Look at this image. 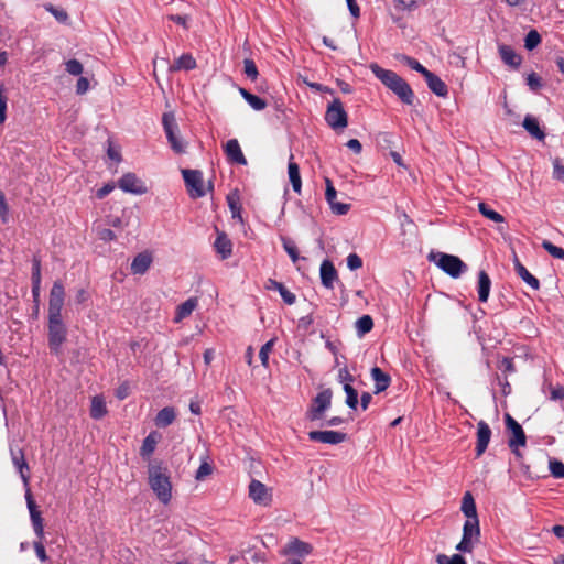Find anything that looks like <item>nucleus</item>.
Returning <instances> with one entry per match:
<instances>
[{
  "mask_svg": "<svg viewBox=\"0 0 564 564\" xmlns=\"http://www.w3.org/2000/svg\"><path fill=\"white\" fill-rule=\"evenodd\" d=\"M148 482L158 500L169 505L172 499V482L167 467L161 460H150L148 465Z\"/></svg>",
  "mask_w": 564,
  "mask_h": 564,
  "instance_id": "f257e3e1",
  "label": "nucleus"
},
{
  "mask_svg": "<svg viewBox=\"0 0 564 564\" xmlns=\"http://www.w3.org/2000/svg\"><path fill=\"white\" fill-rule=\"evenodd\" d=\"M376 76L391 89L405 105H413L414 93L410 85L398 73H375Z\"/></svg>",
  "mask_w": 564,
  "mask_h": 564,
  "instance_id": "f03ea898",
  "label": "nucleus"
},
{
  "mask_svg": "<svg viewBox=\"0 0 564 564\" xmlns=\"http://www.w3.org/2000/svg\"><path fill=\"white\" fill-rule=\"evenodd\" d=\"M432 259L442 271L453 279L459 278L467 271L466 263H464L457 256L438 252L436 254H432Z\"/></svg>",
  "mask_w": 564,
  "mask_h": 564,
  "instance_id": "7ed1b4c3",
  "label": "nucleus"
},
{
  "mask_svg": "<svg viewBox=\"0 0 564 564\" xmlns=\"http://www.w3.org/2000/svg\"><path fill=\"white\" fill-rule=\"evenodd\" d=\"M480 527L479 520H466L463 527V536L456 545V550L463 553H470L474 545L479 542Z\"/></svg>",
  "mask_w": 564,
  "mask_h": 564,
  "instance_id": "20e7f679",
  "label": "nucleus"
},
{
  "mask_svg": "<svg viewBox=\"0 0 564 564\" xmlns=\"http://www.w3.org/2000/svg\"><path fill=\"white\" fill-rule=\"evenodd\" d=\"M47 328L48 347L53 354L58 355L67 336V329L63 323V318H48Z\"/></svg>",
  "mask_w": 564,
  "mask_h": 564,
  "instance_id": "39448f33",
  "label": "nucleus"
},
{
  "mask_svg": "<svg viewBox=\"0 0 564 564\" xmlns=\"http://www.w3.org/2000/svg\"><path fill=\"white\" fill-rule=\"evenodd\" d=\"M333 393L330 389H325L316 394L312 400L311 406L306 412V419L310 421L321 420L324 413L330 408Z\"/></svg>",
  "mask_w": 564,
  "mask_h": 564,
  "instance_id": "423d86ee",
  "label": "nucleus"
},
{
  "mask_svg": "<svg viewBox=\"0 0 564 564\" xmlns=\"http://www.w3.org/2000/svg\"><path fill=\"white\" fill-rule=\"evenodd\" d=\"M325 121L334 130H343L347 127L348 116L339 99H334L333 102L328 105Z\"/></svg>",
  "mask_w": 564,
  "mask_h": 564,
  "instance_id": "0eeeda50",
  "label": "nucleus"
},
{
  "mask_svg": "<svg viewBox=\"0 0 564 564\" xmlns=\"http://www.w3.org/2000/svg\"><path fill=\"white\" fill-rule=\"evenodd\" d=\"M182 175L188 192V195L192 198H200L206 195V191L204 187V178L203 173L198 170H182Z\"/></svg>",
  "mask_w": 564,
  "mask_h": 564,
  "instance_id": "6e6552de",
  "label": "nucleus"
},
{
  "mask_svg": "<svg viewBox=\"0 0 564 564\" xmlns=\"http://www.w3.org/2000/svg\"><path fill=\"white\" fill-rule=\"evenodd\" d=\"M162 124L167 138V141L175 153L185 152V143L177 135V123L173 113H164L162 118Z\"/></svg>",
  "mask_w": 564,
  "mask_h": 564,
  "instance_id": "1a4fd4ad",
  "label": "nucleus"
},
{
  "mask_svg": "<svg viewBox=\"0 0 564 564\" xmlns=\"http://www.w3.org/2000/svg\"><path fill=\"white\" fill-rule=\"evenodd\" d=\"M65 290L61 281H55L50 292L48 318H62Z\"/></svg>",
  "mask_w": 564,
  "mask_h": 564,
  "instance_id": "9d476101",
  "label": "nucleus"
},
{
  "mask_svg": "<svg viewBox=\"0 0 564 564\" xmlns=\"http://www.w3.org/2000/svg\"><path fill=\"white\" fill-rule=\"evenodd\" d=\"M505 422L507 429L512 433V437L508 442L509 447L518 455V447L525 446L527 443L524 431L522 426L508 413L505 415Z\"/></svg>",
  "mask_w": 564,
  "mask_h": 564,
  "instance_id": "9b49d317",
  "label": "nucleus"
},
{
  "mask_svg": "<svg viewBox=\"0 0 564 564\" xmlns=\"http://www.w3.org/2000/svg\"><path fill=\"white\" fill-rule=\"evenodd\" d=\"M118 187L126 193L142 195L147 193V186L134 173H126L118 180Z\"/></svg>",
  "mask_w": 564,
  "mask_h": 564,
  "instance_id": "f8f14e48",
  "label": "nucleus"
},
{
  "mask_svg": "<svg viewBox=\"0 0 564 564\" xmlns=\"http://www.w3.org/2000/svg\"><path fill=\"white\" fill-rule=\"evenodd\" d=\"M25 500L30 512V518L34 533L36 534L37 539L42 540L44 538L43 519L41 517V512L37 510V506L33 500L32 494L29 488L25 491Z\"/></svg>",
  "mask_w": 564,
  "mask_h": 564,
  "instance_id": "ddd939ff",
  "label": "nucleus"
},
{
  "mask_svg": "<svg viewBox=\"0 0 564 564\" xmlns=\"http://www.w3.org/2000/svg\"><path fill=\"white\" fill-rule=\"evenodd\" d=\"M10 456H11L12 464L19 471L20 477H21L24 486L28 489L29 488V479H30V475H29L30 468L25 460L23 451L19 447L11 446L10 447Z\"/></svg>",
  "mask_w": 564,
  "mask_h": 564,
  "instance_id": "4468645a",
  "label": "nucleus"
},
{
  "mask_svg": "<svg viewBox=\"0 0 564 564\" xmlns=\"http://www.w3.org/2000/svg\"><path fill=\"white\" fill-rule=\"evenodd\" d=\"M311 441L324 444L336 445L343 443L347 438V434L338 431H311L308 433Z\"/></svg>",
  "mask_w": 564,
  "mask_h": 564,
  "instance_id": "2eb2a0df",
  "label": "nucleus"
},
{
  "mask_svg": "<svg viewBox=\"0 0 564 564\" xmlns=\"http://www.w3.org/2000/svg\"><path fill=\"white\" fill-rule=\"evenodd\" d=\"M319 276L322 285L327 290H334L335 283L339 282L337 270L328 259L321 263Z\"/></svg>",
  "mask_w": 564,
  "mask_h": 564,
  "instance_id": "dca6fc26",
  "label": "nucleus"
},
{
  "mask_svg": "<svg viewBox=\"0 0 564 564\" xmlns=\"http://www.w3.org/2000/svg\"><path fill=\"white\" fill-rule=\"evenodd\" d=\"M491 438V430L485 421L477 423L476 456L480 457L487 449Z\"/></svg>",
  "mask_w": 564,
  "mask_h": 564,
  "instance_id": "f3484780",
  "label": "nucleus"
},
{
  "mask_svg": "<svg viewBox=\"0 0 564 564\" xmlns=\"http://www.w3.org/2000/svg\"><path fill=\"white\" fill-rule=\"evenodd\" d=\"M312 552L311 544L301 541L297 538H293L289 541V543L281 550V555H297L299 557H304Z\"/></svg>",
  "mask_w": 564,
  "mask_h": 564,
  "instance_id": "a211bd4d",
  "label": "nucleus"
},
{
  "mask_svg": "<svg viewBox=\"0 0 564 564\" xmlns=\"http://www.w3.org/2000/svg\"><path fill=\"white\" fill-rule=\"evenodd\" d=\"M249 497L259 505L267 506L271 501L268 488L259 480L252 479L249 485Z\"/></svg>",
  "mask_w": 564,
  "mask_h": 564,
  "instance_id": "6ab92c4d",
  "label": "nucleus"
},
{
  "mask_svg": "<svg viewBox=\"0 0 564 564\" xmlns=\"http://www.w3.org/2000/svg\"><path fill=\"white\" fill-rule=\"evenodd\" d=\"M225 153L227 155L228 161L236 164L246 165L247 160L242 153L240 144L237 139H230L225 144Z\"/></svg>",
  "mask_w": 564,
  "mask_h": 564,
  "instance_id": "aec40b11",
  "label": "nucleus"
},
{
  "mask_svg": "<svg viewBox=\"0 0 564 564\" xmlns=\"http://www.w3.org/2000/svg\"><path fill=\"white\" fill-rule=\"evenodd\" d=\"M425 77L427 87L438 97H446L448 94L447 85L436 73H422Z\"/></svg>",
  "mask_w": 564,
  "mask_h": 564,
  "instance_id": "412c9836",
  "label": "nucleus"
},
{
  "mask_svg": "<svg viewBox=\"0 0 564 564\" xmlns=\"http://www.w3.org/2000/svg\"><path fill=\"white\" fill-rule=\"evenodd\" d=\"M152 263V256L149 252L138 253L131 262V272L133 274H144Z\"/></svg>",
  "mask_w": 564,
  "mask_h": 564,
  "instance_id": "4be33fe9",
  "label": "nucleus"
},
{
  "mask_svg": "<svg viewBox=\"0 0 564 564\" xmlns=\"http://www.w3.org/2000/svg\"><path fill=\"white\" fill-rule=\"evenodd\" d=\"M522 126L532 138L540 141L545 139L544 130L540 127L539 120L532 115H527L524 117Z\"/></svg>",
  "mask_w": 564,
  "mask_h": 564,
  "instance_id": "5701e85b",
  "label": "nucleus"
},
{
  "mask_svg": "<svg viewBox=\"0 0 564 564\" xmlns=\"http://www.w3.org/2000/svg\"><path fill=\"white\" fill-rule=\"evenodd\" d=\"M491 289V280L486 271L481 270L478 273V300L481 303H486L488 301Z\"/></svg>",
  "mask_w": 564,
  "mask_h": 564,
  "instance_id": "b1692460",
  "label": "nucleus"
},
{
  "mask_svg": "<svg viewBox=\"0 0 564 564\" xmlns=\"http://www.w3.org/2000/svg\"><path fill=\"white\" fill-rule=\"evenodd\" d=\"M498 50L500 58L506 65L510 67H518L521 64V56L517 54L511 46L501 44Z\"/></svg>",
  "mask_w": 564,
  "mask_h": 564,
  "instance_id": "393cba45",
  "label": "nucleus"
},
{
  "mask_svg": "<svg viewBox=\"0 0 564 564\" xmlns=\"http://www.w3.org/2000/svg\"><path fill=\"white\" fill-rule=\"evenodd\" d=\"M265 288L268 290L278 291L280 293L281 297L283 299V301L288 305H292L295 303V300H296L295 294L292 293L291 291H289L281 282H278L273 279H269L267 281Z\"/></svg>",
  "mask_w": 564,
  "mask_h": 564,
  "instance_id": "a878e982",
  "label": "nucleus"
},
{
  "mask_svg": "<svg viewBox=\"0 0 564 564\" xmlns=\"http://www.w3.org/2000/svg\"><path fill=\"white\" fill-rule=\"evenodd\" d=\"M371 378L375 381V393H380L388 389L391 381L390 376L379 367H373L371 369Z\"/></svg>",
  "mask_w": 564,
  "mask_h": 564,
  "instance_id": "bb28decb",
  "label": "nucleus"
},
{
  "mask_svg": "<svg viewBox=\"0 0 564 564\" xmlns=\"http://www.w3.org/2000/svg\"><path fill=\"white\" fill-rule=\"evenodd\" d=\"M289 180L292 184V188L295 193L300 194L302 188V180L300 175V167L297 163L293 161V154L290 155L288 164Z\"/></svg>",
  "mask_w": 564,
  "mask_h": 564,
  "instance_id": "cd10ccee",
  "label": "nucleus"
},
{
  "mask_svg": "<svg viewBox=\"0 0 564 564\" xmlns=\"http://www.w3.org/2000/svg\"><path fill=\"white\" fill-rule=\"evenodd\" d=\"M214 247L217 253L220 254L221 259H227L232 253V243L230 239L227 237V235L224 232L218 234Z\"/></svg>",
  "mask_w": 564,
  "mask_h": 564,
  "instance_id": "c85d7f7f",
  "label": "nucleus"
},
{
  "mask_svg": "<svg viewBox=\"0 0 564 564\" xmlns=\"http://www.w3.org/2000/svg\"><path fill=\"white\" fill-rule=\"evenodd\" d=\"M176 417V412L172 406H165L160 410L154 419V423L158 427H167L171 425Z\"/></svg>",
  "mask_w": 564,
  "mask_h": 564,
  "instance_id": "c756f323",
  "label": "nucleus"
},
{
  "mask_svg": "<svg viewBox=\"0 0 564 564\" xmlns=\"http://www.w3.org/2000/svg\"><path fill=\"white\" fill-rule=\"evenodd\" d=\"M514 270L517 274L523 280V282H525L533 290H539V280L533 274H531L518 259L514 261Z\"/></svg>",
  "mask_w": 564,
  "mask_h": 564,
  "instance_id": "7c9ffc66",
  "label": "nucleus"
},
{
  "mask_svg": "<svg viewBox=\"0 0 564 564\" xmlns=\"http://www.w3.org/2000/svg\"><path fill=\"white\" fill-rule=\"evenodd\" d=\"M462 512L467 518L466 520H478L477 508L475 500L469 491L465 492L462 501Z\"/></svg>",
  "mask_w": 564,
  "mask_h": 564,
  "instance_id": "2f4dec72",
  "label": "nucleus"
},
{
  "mask_svg": "<svg viewBox=\"0 0 564 564\" xmlns=\"http://www.w3.org/2000/svg\"><path fill=\"white\" fill-rule=\"evenodd\" d=\"M158 444V434L156 432H151L142 443V446L140 448V455L143 459L151 460L150 457L155 451Z\"/></svg>",
  "mask_w": 564,
  "mask_h": 564,
  "instance_id": "473e14b6",
  "label": "nucleus"
},
{
  "mask_svg": "<svg viewBox=\"0 0 564 564\" xmlns=\"http://www.w3.org/2000/svg\"><path fill=\"white\" fill-rule=\"evenodd\" d=\"M198 301L196 297H189L181 305L177 306L175 322H180L186 317H188L193 311L197 307Z\"/></svg>",
  "mask_w": 564,
  "mask_h": 564,
  "instance_id": "72a5a7b5",
  "label": "nucleus"
},
{
  "mask_svg": "<svg viewBox=\"0 0 564 564\" xmlns=\"http://www.w3.org/2000/svg\"><path fill=\"white\" fill-rule=\"evenodd\" d=\"M395 63L394 67H406L411 70H427L424 66H422L416 59L405 56L403 54H397L393 56Z\"/></svg>",
  "mask_w": 564,
  "mask_h": 564,
  "instance_id": "f704fd0d",
  "label": "nucleus"
},
{
  "mask_svg": "<svg viewBox=\"0 0 564 564\" xmlns=\"http://www.w3.org/2000/svg\"><path fill=\"white\" fill-rule=\"evenodd\" d=\"M197 67L195 58L191 54L181 55L170 70H192Z\"/></svg>",
  "mask_w": 564,
  "mask_h": 564,
  "instance_id": "c9c22d12",
  "label": "nucleus"
},
{
  "mask_svg": "<svg viewBox=\"0 0 564 564\" xmlns=\"http://www.w3.org/2000/svg\"><path fill=\"white\" fill-rule=\"evenodd\" d=\"M106 414H107V406H106L105 400L99 395H95L91 399L90 416L95 420H100Z\"/></svg>",
  "mask_w": 564,
  "mask_h": 564,
  "instance_id": "e433bc0d",
  "label": "nucleus"
},
{
  "mask_svg": "<svg viewBox=\"0 0 564 564\" xmlns=\"http://www.w3.org/2000/svg\"><path fill=\"white\" fill-rule=\"evenodd\" d=\"M373 327V321L370 315H362L355 323L356 333L359 337L365 336Z\"/></svg>",
  "mask_w": 564,
  "mask_h": 564,
  "instance_id": "4c0bfd02",
  "label": "nucleus"
},
{
  "mask_svg": "<svg viewBox=\"0 0 564 564\" xmlns=\"http://www.w3.org/2000/svg\"><path fill=\"white\" fill-rule=\"evenodd\" d=\"M240 93L246 101L250 105V107H252L254 110L260 111L265 108L267 102L262 98L247 91L243 88L240 89Z\"/></svg>",
  "mask_w": 564,
  "mask_h": 564,
  "instance_id": "58836bf2",
  "label": "nucleus"
},
{
  "mask_svg": "<svg viewBox=\"0 0 564 564\" xmlns=\"http://www.w3.org/2000/svg\"><path fill=\"white\" fill-rule=\"evenodd\" d=\"M478 210L480 212V214L484 217H486L495 223H502L505 220V218L501 214L491 209L486 203L480 202L478 204Z\"/></svg>",
  "mask_w": 564,
  "mask_h": 564,
  "instance_id": "ea45409f",
  "label": "nucleus"
},
{
  "mask_svg": "<svg viewBox=\"0 0 564 564\" xmlns=\"http://www.w3.org/2000/svg\"><path fill=\"white\" fill-rule=\"evenodd\" d=\"M344 391L346 393V404L349 409L356 410L358 406V393L357 390L349 383L344 384Z\"/></svg>",
  "mask_w": 564,
  "mask_h": 564,
  "instance_id": "a19ab883",
  "label": "nucleus"
},
{
  "mask_svg": "<svg viewBox=\"0 0 564 564\" xmlns=\"http://www.w3.org/2000/svg\"><path fill=\"white\" fill-rule=\"evenodd\" d=\"M282 246L285 252L289 254L293 263L300 260L297 247L293 240L288 237H281Z\"/></svg>",
  "mask_w": 564,
  "mask_h": 564,
  "instance_id": "79ce46f5",
  "label": "nucleus"
},
{
  "mask_svg": "<svg viewBox=\"0 0 564 564\" xmlns=\"http://www.w3.org/2000/svg\"><path fill=\"white\" fill-rule=\"evenodd\" d=\"M541 43V35L536 30H531L524 39V47L532 51Z\"/></svg>",
  "mask_w": 564,
  "mask_h": 564,
  "instance_id": "37998d69",
  "label": "nucleus"
},
{
  "mask_svg": "<svg viewBox=\"0 0 564 564\" xmlns=\"http://www.w3.org/2000/svg\"><path fill=\"white\" fill-rule=\"evenodd\" d=\"M437 564H467L465 558L460 554H454L447 556L445 554H438L436 556Z\"/></svg>",
  "mask_w": 564,
  "mask_h": 564,
  "instance_id": "c03bdc74",
  "label": "nucleus"
},
{
  "mask_svg": "<svg viewBox=\"0 0 564 564\" xmlns=\"http://www.w3.org/2000/svg\"><path fill=\"white\" fill-rule=\"evenodd\" d=\"M542 247L545 251H547L552 257L556 258V259H561V260H564V249L561 248V247H557L555 245H553L551 241L549 240H543L542 242Z\"/></svg>",
  "mask_w": 564,
  "mask_h": 564,
  "instance_id": "a18cd8bd",
  "label": "nucleus"
},
{
  "mask_svg": "<svg viewBox=\"0 0 564 564\" xmlns=\"http://www.w3.org/2000/svg\"><path fill=\"white\" fill-rule=\"evenodd\" d=\"M242 554L243 555H247L249 554L250 555V560L253 562V563H261V564H264L267 563V555L264 552L260 551V550H257L254 547H249L247 550H242Z\"/></svg>",
  "mask_w": 564,
  "mask_h": 564,
  "instance_id": "49530a36",
  "label": "nucleus"
},
{
  "mask_svg": "<svg viewBox=\"0 0 564 564\" xmlns=\"http://www.w3.org/2000/svg\"><path fill=\"white\" fill-rule=\"evenodd\" d=\"M45 9L46 11H48L50 13H52L54 15V18L59 22V23H67L68 21V14L67 12L64 10V9H61V8H56L54 7L53 4H45Z\"/></svg>",
  "mask_w": 564,
  "mask_h": 564,
  "instance_id": "de8ad7c7",
  "label": "nucleus"
},
{
  "mask_svg": "<svg viewBox=\"0 0 564 564\" xmlns=\"http://www.w3.org/2000/svg\"><path fill=\"white\" fill-rule=\"evenodd\" d=\"M274 346V339H270L269 341H267L260 349L259 351V357H260V360H261V364L264 366V367H268L269 366V354L271 352L272 348Z\"/></svg>",
  "mask_w": 564,
  "mask_h": 564,
  "instance_id": "09e8293b",
  "label": "nucleus"
},
{
  "mask_svg": "<svg viewBox=\"0 0 564 564\" xmlns=\"http://www.w3.org/2000/svg\"><path fill=\"white\" fill-rule=\"evenodd\" d=\"M525 83L532 91H538L543 86L542 78L538 73H529Z\"/></svg>",
  "mask_w": 564,
  "mask_h": 564,
  "instance_id": "8fccbe9b",
  "label": "nucleus"
},
{
  "mask_svg": "<svg viewBox=\"0 0 564 564\" xmlns=\"http://www.w3.org/2000/svg\"><path fill=\"white\" fill-rule=\"evenodd\" d=\"M549 468L553 477L563 478L564 477V464L557 459H551L549 463Z\"/></svg>",
  "mask_w": 564,
  "mask_h": 564,
  "instance_id": "3c124183",
  "label": "nucleus"
},
{
  "mask_svg": "<svg viewBox=\"0 0 564 564\" xmlns=\"http://www.w3.org/2000/svg\"><path fill=\"white\" fill-rule=\"evenodd\" d=\"M32 284H41V260L34 257L32 260Z\"/></svg>",
  "mask_w": 564,
  "mask_h": 564,
  "instance_id": "603ef678",
  "label": "nucleus"
},
{
  "mask_svg": "<svg viewBox=\"0 0 564 564\" xmlns=\"http://www.w3.org/2000/svg\"><path fill=\"white\" fill-rule=\"evenodd\" d=\"M86 59H89V56H86ZM65 66V70H83L85 66L93 67V65H90L88 61L80 62L76 58L67 61Z\"/></svg>",
  "mask_w": 564,
  "mask_h": 564,
  "instance_id": "864d4df0",
  "label": "nucleus"
},
{
  "mask_svg": "<svg viewBox=\"0 0 564 564\" xmlns=\"http://www.w3.org/2000/svg\"><path fill=\"white\" fill-rule=\"evenodd\" d=\"M213 473V467L209 463L203 462L195 475V479L198 481L204 480L207 476H209Z\"/></svg>",
  "mask_w": 564,
  "mask_h": 564,
  "instance_id": "5fc2aeb1",
  "label": "nucleus"
},
{
  "mask_svg": "<svg viewBox=\"0 0 564 564\" xmlns=\"http://www.w3.org/2000/svg\"><path fill=\"white\" fill-rule=\"evenodd\" d=\"M326 184V191H325V198L329 206H332L336 202L337 192L335 187L333 186V183L329 178L325 180Z\"/></svg>",
  "mask_w": 564,
  "mask_h": 564,
  "instance_id": "6e6d98bb",
  "label": "nucleus"
},
{
  "mask_svg": "<svg viewBox=\"0 0 564 564\" xmlns=\"http://www.w3.org/2000/svg\"><path fill=\"white\" fill-rule=\"evenodd\" d=\"M0 218L3 224L9 221V206L6 200L4 193L0 189Z\"/></svg>",
  "mask_w": 564,
  "mask_h": 564,
  "instance_id": "4d7b16f0",
  "label": "nucleus"
},
{
  "mask_svg": "<svg viewBox=\"0 0 564 564\" xmlns=\"http://www.w3.org/2000/svg\"><path fill=\"white\" fill-rule=\"evenodd\" d=\"M7 101L8 97L4 94L3 86L0 87V124H2L6 121L7 118Z\"/></svg>",
  "mask_w": 564,
  "mask_h": 564,
  "instance_id": "13d9d810",
  "label": "nucleus"
},
{
  "mask_svg": "<svg viewBox=\"0 0 564 564\" xmlns=\"http://www.w3.org/2000/svg\"><path fill=\"white\" fill-rule=\"evenodd\" d=\"M347 267L351 270H358L362 267V260L357 253H350L347 257Z\"/></svg>",
  "mask_w": 564,
  "mask_h": 564,
  "instance_id": "bf43d9fd",
  "label": "nucleus"
},
{
  "mask_svg": "<svg viewBox=\"0 0 564 564\" xmlns=\"http://www.w3.org/2000/svg\"><path fill=\"white\" fill-rule=\"evenodd\" d=\"M33 547H34V551H35V554L37 556V558L41 561V562H46L48 560L47 555H46V551H45V547L42 543V540H37V541H34L33 543Z\"/></svg>",
  "mask_w": 564,
  "mask_h": 564,
  "instance_id": "052dcab7",
  "label": "nucleus"
},
{
  "mask_svg": "<svg viewBox=\"0 0 564 564\" xmlns=\"http://www.w3.org/2000/svg\"><path fill=\"white\" fill-rule=\"evenodd\" d=\"M553 177L564 182V165L558 159L553 161Z\"/></svg>",
  "mask_w": 564,
  "mask_h": 564,
  "instance_id": "680f3d73",
  "label": "nucleus"
},
{
  "mask_svg": "<svg viewBox=\"0 0 564 564\" xmlns=\"http://www.w3.org/2000/svg\"><path fill=\"white\" fill-rule=\"evenodd\" d=\"M90 88V80L86 77H79L76 83V94L84 95Z\"/></svg>",
  "mask_w": 564,
  "mask_h": 564,
  "instance_id": "e2e57ef3",
  "label": "nucleus"
},
{
  "mask_svg": "<svg viewBox=\"0 0 564 564\" xmlns=\"http://www.w3.org/2000/svg\"><path fill=\"white\" fill-rule=\"evenodd\" d=\"M332 212L336 215H346L349 209H350V205L349 204H345V203H338V202H335L332 206H329Z\"/></svg>",
  "mask_w": 564,
  "mask_h": 564,
  "instance_id": "0e129e2a",
  "label": "nucleus"
},
{
  "mask_svg": "<svg viewBox=\"0 0 564 564\" xmlns=\"http://www.w3.org/2000/svg\"><path fill=\"white\" fill-rule=\"evenodd\" d=\"M116 185L115 183H107L102 187L98 188L96 192V197L99 199L105 198L107 195H109L113 189Z\"/></svg>",
  "mask_w": 564,
  "mask_h": 564,
  "instance_id": "69168bd1",
  "label": "nucleus"
},
{
  "mask_svg": "<svg viewBox=\"0 0 564 564\" xmlns=\"http://www.w3.org/2000/svg\"><path fill=\"white\" fill-rule=\"evenodd\" d=\"M551 400L557 401L564 399V387L563 386H556L551 389Z\"/></svg>",
  "mask_w": 564,
  "mask_h": 564,
  "instance_id": "338daca9",
  "label": "nucleus"
},
{
  "mask_svg": "<svg viewBox=\"0 0 564 564\" xmlns=\"http://www.w3.org/2000/svg\"><path fill=\"white\" fill-rule=\"evenodd\" d=\"M98 237L104 241H111L116 239V234L111 229L104 228L98 232Z\"/></svg>",
  "mask_w": 564,
  "mask_h": 564,
  "instance_id": "774afa93",
  "label": "nucleus"
}]
</instances>
